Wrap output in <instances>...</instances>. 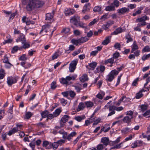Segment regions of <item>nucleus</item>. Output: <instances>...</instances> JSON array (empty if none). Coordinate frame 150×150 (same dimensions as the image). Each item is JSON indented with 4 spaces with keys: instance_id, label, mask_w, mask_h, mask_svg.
Returning a JSON list of instances; mask_svg holds the SVG:
<instances>
[{
    "instance_id": "4c0bfd02",
    "label": "nucleus",
    "mask_w": 150,
    "mask_h": 150,
    "mask_svg": "<svg viewBox=\"0 0 150 150\" xmlns=\"http://www.w3.org/2000/svg\"><path fill=\"white\" fill-rule=\"evenodd\" d=\"M147 107L148 106L145 105H142L140 106L141 111L142 112L146 110L147 109Z\"/></svg>"
},
{
    "instance_id": "72a5a7b5",
    "label": "nucleus",
    "mask_w": 150,
    "mask_h": 150,
    "mask_svg": "<svg viewBox=\"0 0 150 150\" xmlns=\"http://www.w3.org/2000/svg\"><path fill=\"white\" fill-rule=\"evenodd\" d=\"M120 2L118 0H115L113 3H112V5H114V6L116 7H118L119 6Z\"/></svg>"
},
{
    "instance_id": "ddd939ff",
    "label": "nucleus",
    "mask_w": 150,
    "mask_h": 150,
    "mask_svg": "<svg viewBox=\"0 0 150 150\" xmlns=\"http://www.w3.org/2000/svg\"><path fill=\"white\" fill-rule=\"evenodd\" d=\"M118 13L124 14L127 12H128L129 11V9L125 7H123L118 10Z\"/></svg>"
},
{
    "instance_id": "393cba45",
    "label": "nucleus",
    "mask_w": 150,
    "mask_h": 150,
    "mask_svg": "<svg viewBox=\"0 0 150 150\" xmlns=\"http://www.w3.org/2000/svg\"><path fill=\"white\" fill-rule=\"evenodd\" d=\"M85 103L86 106L87 108H91L93 106V103L91 101L85 102Z\"/></svg>"
},
{
    "instance_id": "bb28decb",
    "label": "nucleus",
    "mask_w": 150,
    "mask_h": 150,
    "mask_svg": "<svg viewBox=\"0 0 150 150\" xmlns=\"http://www.w3.org/2000/svg\"><path fill=\"white\" fill-rule=\"evenodd\" d=\"M23 45V46L19 48V50H20L22 48L26 49L29 48L30 47V45L29 44L27 43L26 41L24 43H22Z\"/></svg>"
},
{
    "instance_id": "412c9836",
    "label": "nucleus",
    "mask_w": 150,
    "mask_h": 150,
    "mask_svg": "<svg viewBox=\"0 0 150 150\" xmlns=\"http://www.w3.org/2000/svg\"><path fill=\"white\" fill-rule=\"evenodd\" d=\"M130 129L128 127L123 128L121 130V133L124 134H127L129 132Z\"/></svg>"
},
{
    "instance_id": "13d9d810",
    "label": "nucleus",
    "mask_w": 150,
    "mask_h": 150,
    "mask_svg": "<svg viewBox=\"0 0 150 150\" xmlns=\"http://www.w3.org/2000/svg\"><path fill=\"white\" fill-rule=\"evenodd\" d=\"M74 34L76 36L79 35L80 34V31L78 30H74Z\"/></svg>"
},
{
    "instance_id": "0eeeda50",
    "label": "nucleus",
    "mask_w": 150,
    "mask_h": 150,
    "mask_svg": "<svg viewBox=\"0 0 150 150\" xmlns=\"http://www.w3.org/2000/svg\"><path fill=\"white\" fill-rule=\"evenodd\" d=\"M80 20V17L77 15H75L72 17L70 20L71 23H73L75 25H77Z\"/></svg>"
},
{
    "instance_id": "774afa93",
    "label": "nucleus",
    "mask_w": 150,
    "mask_h": 150,
    "mask_svg": "<svg viewBox=\"0 0 150 150\" xmlns=\"http://www.w3.org/2000/svg\"><path fill=\"white\" fill-rule=\"evenodd\" d=\"M122 143H120L119 144H118L112 147H111L110 148L111 149H117L121 147V145L122 144Z\"/></svg>"
},
{
    "instance_id": "a19ab883",
    "label": "nucleus",
    "mask_w": 150,
    "mask_h": 150,
    "mask_svg": "<svg viewBox=\"0 0 150 150\" xmlns=\"http://www.w3.org/2000/svg\"><path fill=\"white\" fill-rule=\"evenodd\" d=\"M70 30V29L69 28H63L62 30V33H64L65 34H67L69 33Z\"/></svg>"
},
{
    "instance_id": "69168bd1",
    "label": "nucleus",
    "mask_w": 150,
    "mask_h": 150,
    "mask_svg": "<svg viewBox=\"0 0 150 150\" xmlns=\"http://www.w3.org/2000/svg\"><path fill=\"white\" fill-rule=\"evenodd\" d=\"M6 64L5 65V68L8 69L10 68L12 66H13V65L11 63L9 62H8L7 63H6Z\"/></svg>"
},
{
    "instance_id": "20e7f679",
    "label": "nucleus",
    "mask_w": 150,
    "mask_h": 150,
    "mask_svg": "<svg viewBox=\"0 0 150 150\" xmlns=\"http://www.w3.org/2000/svg\"><path fill=\"white\" fill-rule=\"evenodd\" d=\"M118 73V71L115 69L112 70L107 76V80L110 82L114 78V76L117 75Z\"/></svg>"
},
{
    "instance_id": "338daca9",
    "label": "nucleus",
    "mask_w": 150,
    "mask_h": 150,
    "mask_svg": "<svg viewBox=\"0 0 150 150\" xmlns=\"http://www.w3.org/2000/svg\"><path fill=\"white\" fill-rule=\"evenodd\" d=\"M91 118H89V120H86L85 121V125L86 126H88L89 124L93 122V120H91L92 121H91Z\"/></svg>"
},
{
    "instance_id": "5fc2aeb1",
    "label": "nucleus",
    "mask_w": 150,
    "mask_h": 150,
    "mask_svg": "<svg viewBox=\"0 0 150 150\" xmlns=\"http://www.w3.org/2000/svg\"><path fill=\"white\" fill-rule=\"evenodd\" d=\"M139 48V47L136 44L135 41H134L133 44V46L132 47V49L135 51L137 50Z\"/></svg>"
},
{
    "instance_id": "4468645a",
    "label": "nucleus",
    "mask_w": 150,
    "mask_h": 150,
    "mask_svg": "<svg viewBox=\"0 0 150 150\" xmlns=\"http://www.w3.org/2000/svg\"><path fill=\"white\" fill-rule=\"evenodd\" d=\"M132 118H133L130 117L129 116H127L124 117L122 119V121L124 123L129 124L131 122V120Z\"/></svg>"
},
{
    "instance_id": "3c124183",
    "label": "nucleus",
    "mask_w": 150,
    "mask_h": 150,
    "mask_svg": "<svg viewBox=\"0 0 150 150\" xmlns=\"http://www.w3.org/2000/svg\"><path fill=\"white\" fill-rule=\"evenodd\" d=\"M27 59V58L26 57V55L25 54H23L19 58V59L20 60L25 61Z\"/></svg>"
},
{
    "instance_id": "c03bdc74",
    "label": "nucleus",
    "mask_w": 150,
    "mask_h": 150,
    "mask_svg": "<svg viewBox=\"0 0 150 150\" xmlns=\"http://www.w3.org/2000/svg\"><path fill=\"white\" fill-rule=\"evenodd\" d=\"M32 116V113L30 112H27L25 115V119H29Z\"/></svg>"
},
{
    "instance_id": "9d476101",
    "label": "nucleus",
    "mask_w": 150,
    "mask_h": 150,
    "mask_svg": "<svg viewBox=\"0 0 150 150\" xmlns=\"http://www.w3.org/2000/svg\"><path fill=\"white\" fill-rule=\"evenodd\" d=\"M90 4L89 3L86 4L83 7V9L82 11V13L85 14L86 13L89 12L90 11Z\"/></svg>"
},
{
    "instance_id": "052dcab7",
    "label": "nucleus",
    "mask_w": 150,
    "mask_h": 150,
    "mask_svg": "<svg viewBox=\"0 0 150 150\" xmlns=\"http://www.w3.org/2000/svg\"><path fill=\"white\" fill-rule=\"evenodd\" d=\"M107 108H109V111H114L115 110H116V106L114 105L110 106H109V107H108Z\"/></svg>"
},
{
    "instance_id": "e2e57ef3",
    "label": "nucleus",
    "mask_w": 150,
    "mask_h": 150,
    "mask_svg": "<svg viewBox=\"0 0 150 150\" xmlns=\"http://www.w3.org/2000/svg\"><path fill=\"white\" fill-rule=\"evenodd\" d=\"M97 22V20L96 19H94L93 20V21L91 22L88 24V26H92V25L94 24L95 23H96V22Z\"/></svg>"
},
{
    "instance_id": "4d7b16f0",
    "label": "nucleus",
    "mask_w": 150,
    "mask_h": 150,
    "mask_svg": "<svg viewBox=\"0 0 150 150\" xmlns=\"http://www.w3.org/2000/svg\"><path fill=\"white\" fill-rule=\"evenodd\" d=\"M133 112L131 110H130L129 111H128L127 112V113L126 114V115H129V117H132V118L133 117Z\"/></svg>"
},
{
    "instance_id": "603ef678",
    "label": "nucleus",
    "mask_w": 150,
    "mask_h": 150,
    "mask_svg": "<svg viewBox=\"0 0 150 150\" xmlns=\"http://www.w3.org/2000/svg\"><path fill=\"white\" fill-rule=\"evenodd\" d=\"M101 119L100 118H98L96 120H95L94 118H93V122L94 121V122L93 124V125H96L98 124L100 122Z\"/></svg>"
},
{
    "instance_id": "49530a36",
    "label": "nucleus",
    "mask_w": 150,
    "mask_h": 150,
    "mask_svg": "<svg viewBox=\"0 0 150 150\" xmlns=\"http://www.w3.org/2000/svg\"><path fill=\"white\" fill-rule=\"evenodd\" d=\"M96 148L97 150H102L104 149V146L102 144H99L97 146Z\"/></svg>"
},
{
    "instance_id": "de8ad7c7",
    "label": "nucleus",
    "mask_w": 150,
    "mask_h": 150,
    "mask_svg": "<svg viewBox=\"0 0 150 150\" xmlns=\"http://www.w3.org/2000/svg\"><path fill=\"white\" fill-rule=\"evenodd\" d=\"M126 38L127 39V43H129V42L132 41L133 40L129 35H127L126 36Z\"/></svg>"
},
{
    "instance_id": "f257e3e1",
    "label": "nucleus",
    "mask_w": 150,
    "mask_h": 150,
    "mask_svg": "<svg viewBox=\"0 0 150 150\" xmlns=\"http://www.w3.org/2000/svg\"><path fill=\"white\" fill-rule=\"evenodd\" d=\"M27 0H22V4L26 5L24 7L27 11L30 12L35 9L42 7L44 4L45 2L42 0H28L27 4Z\"/></svg>"
},
{
    "instance_id": "f3484780",
    "label": "nucleus",
    "mask_w": 150,
    "mask_h": 150,
    "mask_svg": "<svg viewBox=\"0 0 150 150\" xmlns=\"http://www.w3.org/2000/svg\"><path fill=\"white\" fill-rule=\"evenodd\" d=\"M19 130L16 127H14L13 129L10 130L8 133V134L9 136H11L12 134H14L16 132H17Z\"/></svg>"
},
{
    "instance_id": "7c9ffc66",
    "label": "nucleus",
    "mask_w": 150,
    "mask_h": 150,
    "mask_svg": "<svg viewBox=\"0 0 150 150\" xmlns=\"http://www.w3.org/2000/svg\"><path fill=\"white\" fill-rule=\"evenodd\" d=\"M87 77L86 74H85L83 75V76L81 77V78L80 79L81 81L82 82H84L85 81H87Z\"/></svg>"
},
{
    "instance_id": "6e6d98bb",
    "label": "nucleus",
    "mask_w": 150,
    "mask_h": 150,
    "mask_svg": "<svg viewBox=\"0 0 150 150\" xmlns=\"http://www.w3.org/2000/svg\"><path fill=\"white\" fill-rule=\"evenodd\" d=\"M56 83L55 82H52L51 84V88L53 89H55L56 87Z\"/></svg>"
},
{
    "instance_id": "9b49d317",
    "label": "nucleus",
    "mask_w": 150,
    "mask_h": 150,
    "mask_svg": "<svg viewBox=\"0 0 150 150\" xmlns=\"http://www.w3.org/2000/svg\"><path fill=\"white\" fill-rule=\"evenodd\" d=\"M75 11L74 9H71L70 8H67L65 9L64 13L66 16H71L74 13Z\"/></svg>"
},
{
    "instance_id": "a18cd8bd",
    "label": "nucleus",
    "mask_w": 150,
    "mask_h": 150,
    "mask_svg": "<svg viewBox=\"0 0 150 150\" xmlns=\"http://www.w3.org/2000/svg\"><path fill=\"white\" fill-rule=\"evenodd\" d=\"M83 134H80L77 137L74 141L73 144L74 145H75L76 144L77 142L79 140V139L81 137Z\"/></svg>"
},
{
    "instance_id": "f8f14e48",
    "label": "nucleus",
    "mask_w": 150,
    "mask_h": 150,
    "mask_svg": "<svg viewBox=\"0 0 150 150\" xmlns=\"http://www.w3.org/2000/svg\"><path fill=\"white\" fill-rule=\"evenodd\" d=\"M16 41L17 42L21 41L22 43H24L25 41H26V39L25 35L23 33L20 34L18 38L16 40Z\"/></svg>"
},
{
    "instance_id": "c85d7f7f",
    "label": "nucleus",
    "mask_w": 150,
    "mask_h": 150,
    "mask_svg": "<svg viewBox=\"0 0 150 150\" xmlns=\"http://www.w3.org/2000/svg\"><path fill=\"white\" fill-rule=\"evenodd\" d=\"M49 144V142L47 141H45L43 142L42 143V146L43 147H46V149H49L51 148V146L50 147H47V146Z\"/></svg>"
},
{
    "instance_id": "4be33fe9",
    "label": "nucleus",
    "mask_w": 150,
    "mask_h": 150,
    "mask_svg": "<svg viewBox=\"0 0 150 150\" xmlns=\"http://www.w3.org/2000/svg\"><path fill=\"white\" fill-rule=\"evenodd\" d=\"M85 108V105L83 103H80L78 105V108L77 109V111H79L81 110H83Z\"/></svg>"
},
{
    "instance_id": "39448f33",
    "label": "nucleus",
    "mask_w": 150,
    "mask_h": 150,
    "mask_svg": "<svg viewBox=\"0 0 150 150\" xmlns=\"http://www.w3.org/2000/svg\"><path fill=\"white\" fill-rule=\"evenodd\" d=\"M71 78L69 76H67L66 78H62L60 79L61 83L63 84H65L66 86L71 84L72 83L70 81L71 80Z\"/></svg>"
},
{
    "instance_id": "09e8293b",
    "label": "nucleus",
    "mask_w": 150,
    "mask_h": 150,
    "mask_svg": "<svg viewBox=\"0 0 150 150\" xmlns=\"http://www.w3.org/2000/svg\"><path fill=\"white\" fill-rule=\"evenodd\" d=\"M139 146L140 145L138 146L137 145V141H134V142L131 145V147L133 148H134L137 147V146Z\"/></svg>"
},
{
    "instance_id": "58836bf2",
    "label": "nucleus",
    "mask_w": 150,
    "mask_h": 150,
    "mask_svg": "<svg viewBox=\"0 0 150 150\" xmlns=\"http://www.w3.org/2000/svg\"><path fill=\"white\" fill-rule=\"evenodd\" d=\"M143 96V94L141 92H139L136 94L135 98L136 99H139Z\"/></svg>"
},
{
    "instance_id": "6e6552de",
    "label": "nucleus",
    "mask_w": 150,
    "mask_h": 150,
    "mask_svg": "<svg viewBox=\"0 0 150 150\" xmlns=\"http://www.w3.org/2000/svg\"><path fill=\"white\" fill-rule=\"evenodd\" d=\"M50 25L48 24L42 26V30L40 33V34H41V33L43 31L46 33H47L49 31H50L51 30H50Z\"/></svg>"
},
{
    "instance_id": "a211bd4d",
    "label": "nucleus",
    "mask_w": 150,
    "mask_h": 150,
    "mask_svg": "<svg viewBox=\"0 0 150 150\" xmlns=\"http://www.w3.org/2000/svg\"><path fill=\"white\" fill-rule=\"evenodd\" d=\"M115 9L114 6L111 5L108 6L105 8V10L107 11H115Z\"/></svg>"
},
{
    "instance_id": "7ed1b4c3",
    "label": "nucleus",
    "mask_w": 150,
    "mask_h": 150,
    "mask_svg": "<svg viewBox=\"0 0 150 150\" xmlns=\"http://www.w3.org/2000/svg\"><path fill=\"white\" fill-rule=\"evenodd\" d=\"M18 76L16 77H8L7 78V83L8 85L11 86L13 84L16 83L19 79Z\"/></svg>"
},
{
    "instance_id": "a878e982",
    "label": "nucleus",
    "mask_w": 150,
    "mask_h": 150,
    "mask_svg": "<svg viewBox=\"0 0 150 150\" xmlns=\"http://www.w3.org/2000/svg\"><path fill=\"white\" fill-rule=\"evenodd\" d=\"M61 112V110L59 109H57L53 112V114L54 117H56L59 115Z\"/></svg>"
},
{
    "instance_id": "2f4dec72",
    "label": "nucleus",
    "mask_w": 150,
    "mask_h": 150,
    "mask_svg": "<svg viewBox=\"0 0 150 150\" xmlns=\"http://www.w3.org/2000/svg\"><path fill=\"white\" fill-rule=\"evenodd\" d=\"M48 112L47 110H45L42 112L41 113V115L42 118H45L47 117L48 114Z\"/></svg>"
},
{
    "instance_id": "0e129e2a",
    "label": "nucleus",
    "mask_w": 150,
    "mask_h": 150,
    "mask_svg": "<svg viewBox=\"0 0 150 150\" xmlns=\"http://www.w3.org/2000/svg\"><path fill=\"white\" fill-rule=\"evenodd\" d=\"M139 81V78H137L136 79L134 80L132 83V85L133 86H136L138 84V81Z\"/></svg>"
},
{
    "instance_id": "2eb2a0df",
    "label": "nucleus",
    "mask_w": 150,
    "mask_h": 150,
    "mask_svg": "<svg viewBox=\"0 0 150 150\" xmlns=\"http://www.w3.org/2000/svg\"><path fill=\"white\" fill-rule=\"evenodd\" d=\"M109 141L108 138L106 137H103L101 139V142L103 143L104 145L106 146L108 144Z\"/></svg>"
},
{
    "instance_id": "680f3d73",
    "label": "nucleus",
    "mask_w": 150,
    "mask_h": 150,
    "mask_svg": "<svg viewBox=\"0 0 150 150\" xmlns=\"http://www.w3.org/2000/svg\"><path fill=\"white\" fill-rule=\"evenodd\" d=\"M59 56L58 52H56L52 56V59L54 60L57 59Z\"/></svg>"
},
{
    "instance_id": "dca6fc26",
    "label": "nucleus",
    "mask_w": 150,
    "mask_h": 150,
    "mask_svg": "<svg viewBox=\"0 0 150 150\" xmlns=\"http://www.w3.org/2000/svg\"><path fill=\"white\" fill-rule=\"evenodd\" d=\"M114 59L112 57L110 59H108L105 60V61L104 64H107L108 63H109L112 64L113 63H117V60L114 61Z\"/></svg>"
},
{
    "instance_id": "8fccbe9b",
    "label": "nucleus",
    "mask_w": 150,
    "mask_h": 150,
    "mask_svg": "<svg viewBox=\"0 0 150 150\" xmlns=\"http://www.w3.org/2000/svg\"><path fill=\"white\" fill-rule=\"evenodd\" d=\"M59 145L57 142H54L52 144V146L54 149H56L58 147Z\"/></svg>"
},
{
    "instance_id": "ea45409f",
    "label": "nucleus",
    "mask_w": 150,
    "mask_h": 150,
    "mask_svg": "<svg viewBox=\"0 0 150 150\" xmlns=\"http://www.w3.org/2000/svg\"><path fill=\"white\" fill-rule=\"evenodd\" d=\"M101 8L99 6H96L93 9V11L94 12H98L100 11L101 10Z\"/></svg>"
},
{
    "instance_id": "864d4df0",
    "label": "nucleus",
    "mask_w": 150,
    "mask_h": 150,
    "mask_svg": "<svg viewBox=\"0 0 150 150\" xmlns=\"http://www.w3.org/2000/svg\"><path fill=\"white\" fill-rule=\"evenodd\" d=\"M114 47L116 49L120 50V45L119 43L117 42L114 45Z\"/></svg>"
},
{
    "instance_id": "aec40b11",
    "label": "nucleus",
    "mask_w": 150,
    "mask_h": 150,
    "mask_svg": "<svg viewBox=\"0 0 150 150\" xmlns=\"http://www.w3.org/2000/svg\"><path fill=\"white\" fill-rule=\"evenodd\" d=\"M69 117L67 115H65L62 117L61 120V121L63 123L66 122L68 120Z\"/></svg>"
},
{
    "instance_id": "f704fd0d",
    "label": "nucleus",
    "mask_w": 150,
    "mask_h": 150,
    "mask_svg": "<svg viewBox=\"0 0 150 150\" xmlns=\"http://www.w3.org/2000/svg\"><path fill=\"white\" fill-rule=\"evenodd\" d=\"M69 94L72 98H74L76 95L74 91L71 90L69 91Z\"/></svg>"
},
{
    "instance_id": "e433bc0d",
    "label": "nucleus",
    "mask_w": 150,
    "mask_h": 150,
    "mask_svg": "<svg viewBox=\"0 0 150 150\" xmlns=\"http://www.w3.org/2000/svg\"><path fill=\"white\" fill-rule=\"evenodd\" d=\"M120 56L119 53L118 52H116L114 53L112 55V58L114 59H116L118 58Z\"/></svg>"
},
{
    "instance_id": "f03ea898",
    "label": "nucleus",
    "mask_w": 150,
    "mask_h": 150,
    "mask_svg": "<svg viewBox=\"0 0 150 150\" xmlns=\"http://www.w3.org/2000/svg\"><path fill=\"white\" fill-rule=\"evenodd\" d=\"M149 20V18L146 15L140 18H137L136 20V22L137 23H141L137 24V26L134 28V30L136 31H141V30L139 28V27L146 25V23L145 21Z\"/></svg>"
},
{
    "instance_id": "5701e85b",
    "label": "nucleus",
    "mask_w": 150,
    "mask_h": 150,
    "mask_svg": "<svg viewBox=\"0 0 150 150\" xmlns=\"http://www.w3.org/2000/svg\"><path fill=\"white\" fill-rule=\"evenodd\" d=\"M110 37H108L106 38V39L104 40L102 44L103 45H106L110 42Z\"/></svg>"
},
{
    "instance_id": "79ce46f5",
    "label": "nucleus",
    "mask_w": 150,
    "mask_h": 150,
    "mask_svg": "<svg viewBox=\"0 0 150 150\" xmlns=\"http://www.w3.org/2000/svg\"><path fill=\"white\" fill-rule=\"evenodd\" d=\"M142 51L143 53L149 52V46H146L142 50Z\"/></svg>"
},
{
    "instance_id": "c9c22d12",
    "label": "nucleus",
    "mask_w": 150,
    "mask_h": 150,
    "mask_svg": "<svg viewBox=\"0 0 150 150\" xmlns=\"http://www.w3.org/2000/svg\"><path fill=\"white\" fill-rule=\"evenodd\" d=\"M97 65V63L95 62H93L89 64H88L89 66L94 69L96 66Z\"/></svg>"
},
{
    "instance_id": "bf43d9fd",
    "label": "nucleus",
    "mask_w": 150,
    "mask_h": 150,
    "mask_svg": "<svg viewBox=\"0 0 150 150\" xmlns=\"http://www.w3.org/2000/svg\"><path fill=\"white\" fill-rule=\"evenodd\" d=\"M60 100L61 103L63 105L64 104L65 105L67 103V100H66L64 98H61Z\"/></svg>"
},
{
    "instance_id": "37998d69",
    "label": "nucleus",
    "mask_w": 150,
    "mask_h": 150,
    "mask_svg": "<svg viewBox=\"0 0 150 150\" xmlns=\"http://www.w3.org/2000/svg\"><path fill=\"white\" fill-rule=\"evenodd\" d=\"M150 57V53L146 55H144L142 57V59L143 61H145Z\"/></svg>"
},
{
    "instance_id": "cd10ccee",
    "label": "nucleus",
    "mask_w": 150,
    "mask_h": 150,
    "mask_svg": "<svg viewBox=\"0 0 150 150\" xmlns=\"http://www.w3.org/2000/svg\"><path fill=\"white\" fill-rule=\"evenodd\" d=\"M79 40L80 43L81 44L84 43L86 41L88 40H89V39L86 37H82L80 39H79Z\"/></svg>"
},
{
    "instance_id": "c756f323",
    "label": "nucleus",
    "mask_w": 150,
    "mask_h": 150,
    "mask_svg": "<svg viewBox=\"0 0 150 150\" xmlns=\"http://www.w3.org/2000/svg\"><path fill=\"white\" fill-rule=\"evenodd\" d=\"M71 42L74 44L77 45L78 44H80L79 39L76 40L74 39H72L71 40Z\"/></svg>"
},
{
    "instance_id": "b1692460",
    "label": "nucleus",
    "mask_w": 150,
    "mask_h": 150,
    "mask_svg": "<svg viewBox=\"0 0 150 150\" xmlns=\"http://www.w3.org/2000/svg\"><path fill=\"white\" fill-rule=\"evenodd\" d=\"M122 29L121 28H117L115 31L112 33L111 35H117L122 32Z\"/></svg>"
},
{
    "instance_id": "473e14b6",
    "label": "nucleus",
    "mask_w": 150,
    "mask_h": 150,
    "mask_svg": "<svg viewBox=\"0 0 150 150\" xmlns=\"http://www.w3.org/2000/svg\"><path fill=\"white\" fill-rule=\"evenodd\" d=\"M3 62V63H6L9 62V61L8 57L7 54L5 55L3 58L2 59Z\"/></svg>"
},
{
    "instance_id": "1a4fd4ad",
    "label": "nucleus",
    "mask_w": 150,
    "mask_h": 150,
    "mask_svg": "<svg viewBox=\"0 0 150 150\" xmlns=\"http://www.w3.org/2000/svg\"><path fill=\"white\" fill-rule=\"evenodd\" d=\"M22 21L23 23H25L27 25H29L30 24H35L34 21L30 20L29 18H27L25 16L23 17Z\"/></svg>"
},
{
    "instance_id": "423d86ee",
    "label": "nucleus",
    "mask_w": 150,
    "mask_h": 150,
    "mask_svg": "<svg viewBox=\"0 0 150 150\" xmlns=\"http://www.w3.org/2000/svg\"><path fill=\"white\" fill-rule=\"evenodd\" d=\"M78 60L76 59L71 62L69 64V70L71 72H73L76 68V65L78 63Z\"/></svg>"
},
{
    "instance_id": "6ab92c4d",
    "label": "nucleus",
    "mask_w": 150,
    "mask_h": 150,
    "mask_svg": "<svg viewBox=\"0 0 150 150\" xmlns=\"http://www.w3.org/2000/svg\"><path fill=\"white\" fill-rule=\"evenodd\" d=\"M54 15L53 13H47L46 14V20H50L52 19L53 17V15Z\"/></svg>"
}]
</instances>
